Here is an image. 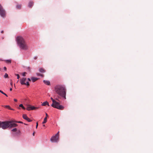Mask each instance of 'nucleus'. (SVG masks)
<instances>
[{"label":"nucleus","mask_w":153,"mask_h":153,"mask_svg":"<svg viewBox=\"0 0 153 153\" xmlns=\"http://www.w3.org/2000/svg\"><path fill=\"white\" fill-rule=\"evenodd\" d=\"M55 91L59 95L62 100L66 99V89L63 85H58L55 87Z\"/></svg>","instance_id":"nucleus-1"},{"label":"nucleus","mask_w":153,"mask_h":153,"mask_svg":"<svg viewBox=\"0 0 153 153\" xmlns=\"http://www.w3.org/2000/svg\"><path fill=\"white\" fill-rule=\"evenodd\" d=\"M18 125L13 123L11 121H0V128L3 129H6L8 128H12L17 126Z\"/></svg>","instance_id":"nucleus-2"},{"label":"nucleus","mask_w":153,"mask_h":153,"mask_svg":"<svg viewBox=\"0 0 153 153\" xmlns=\"http://www.w3.org/2000/svg\"><path fill=\"white\" fill-rule=\"evenodd\" d=\"M16 40L19 48L22 50H26L28 49L27 45L25 39L21 36H17Z\"/></svg>","instance_id":"nucleus-3"},{"label":"nucleus","mask_w":153,"mask_h":153,"mask_svg":"<svg viewBox=\"0 0 153 153\" xmlns=\"http://www.w3.org/2000/svg\"><path fill=\"white\" fill-rule=\"evenodd\" d=\"M51 99L53 102L51 105V106L52 107L59 110H62L64 109V107L63 106L60 105L59 102L56 101L52 97H51Z\"/></svg>","instance_id":"nucleus-4"},{"label":"nucleus","mask_w":153,"mask_h":153,"mask_svg":"<svg viewBox=\"0 0 153 153\" xmlns=\"http://www.w3.org/2000/svg\"><path fill=\"white\" fill-rule=\"evenodd\" d=\"M6 13L5 10L3 8V7L0 4V15L2 17H4L5 16Z\"/></svg>","instance_id":"nucleus-5"},{"label":"nucleus","mask_w":153,"mask_h":153,"mask_svg":"<svg viewBox=\"0 0 153 153\" xmlns=\"http://www.w3.org/2000/svg\"><path fill=\"white\" fill-rule=\"evenodd\" d=\"M26 80V78H23L20 80V82L21 85H26L27 86L29 85V83L27 81L25 82Z\"/></svg>","instance_id":"nucleus-6"},{"label":"nucleus","mask_w":153,"mask_h":153,"mask_svg":"<svg viewBox=\"0 0 153 153\" xmlns=\"http://www.w3.org/2000/svg\"><path fill=\"white\" fill-rule=\"evenodd\" d=\"M58 136L55 135L52 136L50 140L52 142H56L58 141L59 139Z\"/></svg>","instance_id":"nucleus-7"},{"label":"nucleus","mask_w":153,"mask_h":153,"mask_svg":"<svg viewBox=\"0 0 153 153\" xmlns=\"http://www.w3.org/2000/svg\"><path fill=\"white\" fill-rule=\"evenodd\" d=\"M22 117L24 119L27 120L28 122H30L32 121V120L28 118L27 115L25 114H23V115Z\"/></svg>","instance_id":"nucleus-8"},{"label":"nucleus","mask_w":153,"mask_h":153,"mask_svg":"<svg viewBox=\"0 0 153 153\" xmlns=\"http://www.w3.org/2000/svg\"><path fill=\"white\" fill-rule=\"evenodd\" d=\"M36 108H38L35 107L34 106H29L27 107L26 109L28 111H30L31 110H34Z\"/></svg>","instance_id":"nucleus-9"},{"label":"nucleus","mask_w":153,"mask_h":153,"mask_svg":"<svg viewBox=\"0 0 153 153\" xmlns=\"http://www.w3.org/2000/svg\"><path fill=\"white\" fill-rule=\"evenodd\" d=\"M44 83L46 85H50V83L49 81L46 80H44L43 81Z\"/></svg>","instance_id":"nucleus-10"},{"label":"nucleus","mask_w":153,"mask_h":153,"mask_svg":"<svg viewBox=\"0 0 153 153\" xmlns=\"http://www.w3.org/2000/svg\"><path fill=\"white\" fill-rule=\"evenodd\" d=\"M33 2L32 1H30L28 3V7L30 8L31 7L33 6Z\"/></svg>","instance_id":"nucleus-11"},{"label":"nucleus","mask_w":153,"mask_h":153,"mask_svg":"<svg viewBox=\"0 0 153 153\" xmlns=\"http://www.w3.org/2000/svg\"><path fill=\"white\" fill-rule=\"evenodd\" d=\"M46 105H47L48 106H49V103L47 101L43 102V103L42 104V106H45Z\"/></svg>","instance_id":"nucleus-12"},{"label":"nucleus","mask_w":153,"mask_h":153,"mask_svg":"<svg viewBox=\"0 0 153 153\" xmlns=\"http://www.w3.org/2000/svg\"><path fill=\"white\" fill-rule=\"evenodd\" d=\"M39 71L41 73H44L45 72V71L42 68H40L39 69Z\"/></svg>","instance_id":"nucleus-13"},{"label":"nucleus","mask_w":153,"mask_h":153,"mask_svg":"<svg viewBox=\"0 0 153 153\" xmlns=\"http://www.w3.org/2000/svg\"><path fill=\"white\" fill-rule=\"evenodd\" d=\"M4 61L7 63H10L11 62V60L10 59H7L4 60Z\"/></svg>","instance_id":"nucleus-14"},{"label":"nucleus","mask_w":153,"mask_h":153,"mask_svg":"<svg viewBox=\"0 0 153 153\" xmlns=\"http://www.w3.org/2000/svg\"><path fill=\"white\" fill-rule=\"evenodd\" d=\"M31 79L33 82H35L38 79V78L35 77H32Z\"/></svg>","instance_id":"nucleus-15"},{"label":"nucleus","mask_w":153,"mask_h":153,"mask_svg":"<svg viewBox=\"0 0 153 153\" xmlns=\"http://www.w3.org/2000/svg\"><path fill=\"white\" fill-rule=\"evenodd\" d=\"M47 121V118L46 117H45V118L44 119V120L43 122H42V124H45L46 123Z\"/></svg>","instance_id":"nucleus-16"},{"label":"nucleus","mask_w":153,"mask_h":153,"mask_svg":"<svg viewBox=\"0 0 153 153\" xmlns=\"http://www.w3.org/2000/svg\"><path fill=\"white\" fill-rule=\"evenodd\" d=\"M19 107L22 108L24 110H25V107L22 104H20L19 105Z\"/></svg>","instance_id":"nucleus-17"},{"label":"nucleus","mask_w":153,"mask_h":153,"mask_svg":"<svg viewBox=\"0 0 153 153\" xmlns=\"http://www.w3.org/2000/svg\"><path fill=\"white\" fill-rule=\"evenodd\" d=\"M21 7V4H17L16 6V7L18 9H20Z\"/></svg>","instance_id":"nucleus-18"},{"label":"nucleus","mask_w":153,"mask_h":153,"mask_svg":"<svg viewBox=\"0 0 153 153\" xmlns=\"http://www.w3.org/2000/svg\"><path fill=\"white\" fill-rule=\"evenodd\" d=\"M36 74V75L38 76H41L42 77H43V75L42 74H41L39 73H37Z\"/></svg>","instance_id":"nucleus-19"},{"label":"nucleus","mask_w":153,"mask_h":153,"mask_svg":"<svg viewBox=\"0 0 153 153\" xmlns=\"http://www.w3.org/2000/svg\"><path fill=\"white\" fill-rule=\"evenodd\" d=\"M8 74L7 73H5V75L4 76V78H8Z\"/></svg>","instance_id":"nucleus-20"},{"label":"nucleus","mask_w":153,"mask_h":153,"mask_svg":"<svg viewBox=\"0 0 153 153\" xmlns=\"http://www.w3.org/2000/svg\"><path fill=\"white\" fill-rule=\"evenodd\" d=\"M3 106L6 108H7L8 109V108H10V106L8 105H4Z\"/></svg>","instance_id":"nucleus-21"},{"label":"nucleus","mask_w":153,"mask_h":153,"mask_svg":"<svg viewBox=\"0 0 153 153\" xmlns=\"http://www.w3.org/2000/svg\"><path fill=\"white\" fill-rule=\"evenodd\" d=\"M17 128H13V129L12 130V131L15 132L17 131Z\"/></svg>","instance_id":"nucleus-22"},{"label":"nucleus","mask_w":153,"mask_h":153,"mask_svg":"<svg viewBox=\"0 0 153 153\" xmlns=\"http://www.w3.org/2000/svg\"><path fill=\"white\" fill-rule=\"evenodd\" d=\"M17 133L18 134L20 135L21 134V131L19 130L17 132Z\"/></svg>","instance_id":"nucleus-23"},{"label":"nucleus","mask_w":153,"mask_h":153,"mask_svg":"<svg viewBox=\"0 0 153 153\" xmlns=\"http://www.w3.org/2000/svg\"><path fill=\"white\" fill-rule=\"evenodd\" d=\"M26 72H23L22 73V75L23 76H25V75L26 74Z\"/></svg>","instance_id":"nucleus-24"},{"label":"nucleus","mask_w":153,"mask_h":153,"mask_svg":"<svg viewBox=\"0 0 153 153\" xmlns=\"http://www.w3.org/2000/svg\"><path fill=\"white\" fill-rule=\"evenodd\" d=\"M16 75L17 76V79H19V74H16Z\"/></svg>","instance_id":"nucleus-25"},{"label":"nucleus","mask_w":153,"mask_h":153,"mask_svg":"<svg viewBox=\"0 0 153 153\" xmlns=\"http://www.w3.org/2000/svg\"><path fill=\"white\" fill-rule=\"evenodd\" d=\"M2 94H4L6 97H7V95L4 93L3 91H2V92L1 93Z\"/></svg>","instance_id":"nucleus-26"},{"label":"nucleus","mask_w":153,"mask_h":153,"mask_svg":"<svg viewBox=\"0 0 153 153\" xmlns=\"http://www.w3.org/2000/svg\"><path fill=\"white\" fill-rule=\"evenodd\" d=\"M27 70L30 72V68L29 67H28L27 68Z\"/></svg>","instance_id":"nucleus-27"},{"label":"nucleus","mask_w":153,"mask_h":153,"mask_svg":"<svg viewBox=\"0 0 153 153\" xmlns=\"http://www.w3.org/2000/svg\"><path fill=\"white\" fill-rule=\"evenodd\" d=\"M38 122H37L36 123V128H37V127L38 126Z\"/></svg>","instance_id":"nucleus-28"},{"label":"nucleus","mask_w":153,"mask_h":153,"mask_svg":"<svg viewBox=\"0 0 153 153\" xmlns=\"http://www.w3.org/2000/svg\"><path fill=\"white\" fill-rule=\"evenodd\" d=\"M37 58V56H35L33 57V59H36Z\"/></svg>","instance_id":"nucleus-29"},{"label":"nucleus","mask_w":153,"mask_h":153,"mask_svg":"<svg viewBox=\"0 0 153 153\" xmlns=\"http://www.w3.org/2000/svg\"><path fill=\"white\" fill-rule=\"evenodd\" d=\"M59 131H58L55 135H56V136H59Z\"/></svg>","instance_id":"nucleus-30"},{"label":"nucleus","mask_w":153,"mask_h":153,"mask_svg":"<svg viewBox=\"0 0 153 153\" xmlns=\"http://www.w3.org/2000/svg\"><path fill=\"white\" fill-rule=\"evenodd\" d=\"M4 69L5 71H6L7 70V68L6 67H4Z\"/></svg>","instance_id":"nucleus-31"},{"label":"nucleus","mask_w":153,"mask_h":153,"mask_svg":"<svg viewBox=\"0 0 153 153\" xmlns=\"http://www.w3.org/2000/svg\"><path fill=\"white\" fill-rule=\"evenodd\" d=\"M8 109H9V110H14V109L11 108L10 107V108H8Z\"/></svg>","instance_id":"nucleus-32"},{"label":"nucleus","mask_w":153,"mask_h":153,"mask_svg":"<svg viewBox=\"0 0 153 153\" xmlns=\"http://www.w3.org/2000/svg\"><path fill=\"white\" fill-rule=\"evenodd\" d=\"M17 123H23V122L22 121H18L17 122Z\"/></svg>","instance_id":"nucleus-33"},{"label":"nucleus","mask_w":153,"mask_h":153,"mask_svg":"<svg viewBox=\"0 0 153 153\" xmlns=\"http://www.w3.org/2000/svg\"><path fill=\"white\" fill-rule=\"evenodd\" d=\"M14 100L15 102H16L17 101V99H14Z\"/></svg>","instance_id":"nucleus-34"},{"label":"nucleus","mask_w":153,"mask_h":153,"mask_svg":"<svg viewBox=\"0 0 153 153\" xmlns=\"http://www.w3.org/2000/svg\"><path fill=\"white\" fill-rule=\"evenodd\" d=\"M45 114H46V117H46L47 118V117H48V114L47 113H46Z\"/></svg>","instance_id":"nucleus-35"},{"label":"nucleus","mask_w":153,"mask_h":153,"mask_svg":"<svg viewBox=\"0 0 153 153\" xmlns=\"http://www.w3.org/2000/svg\"><path fill=\"white\" fill-rule=\"evenodd\" d=\"M13 83H12V82H10V85H11V86H12V85H13Z\"/></svg>","instance_id":"nucleus-36"},{"label":"nucleus","mask_w":153,"mask_h":153,"mask_svg":"<svg viewBox=\"0 0 153 153\" xmlns=\"http://www.w3.org/2000/svg\"><path fill=\"white\" fill-rule=\"evenodd\" d=\"M12 88H10V91H12Z\"/></svg>","instance_id":"nucleus-37"},{"label":"nucleus","mask_w":153,"mask_h":153,"mask_svg":"<svg viewBox=\"0 0 153 153\" xmlns=\"http://www.w3.org/2000/svg\"><path fill=\"white\" fill-rule=\"evenodd\" d=\"M28 80L29 81H30V78H28Z\"/></svg>","instance_id":"nucleus-38"},{"label":"nucleus","mask_w":153,"mask_h":153,"mask_svg":"<svg viewBox=\"0 0 153 153\" xmlns=\"http://www.w3.org/2000/svg\"><path fill=\"white\" fill-rule=\"evenodd\" d=\"M34 134H35V132H33V136H34Z\"/></svg>","instance_id":"nucleus-39"},{"label":"nucleus","mask_w":153,"mask_h":153,"mask_svg":"<svg viewBox=\"0 0 153 153\" xmlns=\"http://www.w3.org/2000/svg\"><path fill=\"white\" fill-rule=\"evenodd\" d=\"M3 32H4V31L3 30H2L1 31V33H3Z\"/></svg>","instance_id":"nucleus-40"},{"label":"nucleus","mask_w":153,"mask_h":153,"mask_svg":"<svg viewBox=\"0 0 153 153\" xmlns=\"http://www.w3.org/2000/svg\"><path fill=\"white\" fill-rule=\"evenodd\" d=\"M2 91L0 90V92H1V93L2 92Z\"/></svg>","instance_id":"nucleus-41"},{"label":"nucleus","mask_w":153,"mask_h":153,"mask_svg":"<svg viewBox=\"0 0 153 153\" xmlns=\"http://www.w3.org/2000/svg\"><path fill=\"white\" fill-rule=\"evenodd\" d=\"M0 60H2V61H3V60L1 59H0Z\"/></svg>","instance_id":"nucleus-42"},{"label":"nucleus","mask_w":153,"mask_h":153,"mask_svg":"<svg viewBox=\"0 0 153 153\" xmlns=\"http://www.w3.org/2000/svg\"><path fill=\"white\" fill-rule=\"evenodd\" d=\"M56 100H58V99H56Z\"/></svg>","instance_id":"nucleus-43"},{"label":"nucleus","mask_w":153,"mask_h":153,"mask_svg":"<svg viewBox=\"0 0 153 153\" xmlns=\"http://www.w3.org/2000/svg\"><path fill=\"white\" fill-rule=\"evenodd\" d=\"M43 126H45V125H43Z\"/></svg>","instance_id":"nucleus-44"}]
</instances>
